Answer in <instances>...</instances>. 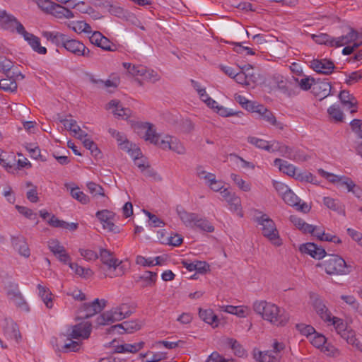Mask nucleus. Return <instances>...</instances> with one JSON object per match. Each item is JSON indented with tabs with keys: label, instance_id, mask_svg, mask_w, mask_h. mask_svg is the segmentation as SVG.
<instances>
[{
	"label": "nucleus",
	"instance_id": "2eb2a0df",
	"mask_svg": "<svg viewBox=\"0 0 362 362\" xmlns=\"http://www.w3.org/2000/svg\"><path fill=\"white\" fill-rule=\"evenodd\" d=\"M89 40L92 44L105 51L112 52L117 49L116 45L98 31L93 32L92 35L89 37Z\"/></svg>",
	"mask_w": 362,
	"mask_h": 362
},
{
	"label": "nucleus",
	"instance_id": "603ef678",
	"mask_svg": "<svg viewBox=\"0 0 362 362\" xmlns=\"http://www.w3.org/2000/svg\"><path fill=\"white\" fill-rule=\"evenodd\" d=\"M311 344L317 349H322L327 342L326 337L317 332L310 338Z\"/></svg>",
	"mask_w": 362,
	"mask_h": 362
},
{
	"label": "nucleus",
	"instance_id": "20e7f679",
	"mask_svg": "<svg viewBox=\"0 0 362 362\" xmlns=\"http://www.w3.org/2000/svg\"><path fill=\"white\" fill-rule=\"evenodd\" d=\"M325 260L317 264V267H323L329 275H348L354 270L352 264L347 263L341 256L335 254H327Z\"/></svg>",
	"mask_w": 362,
	"mask_h": 362
},
{
	"label": "nucleus",
	"instance_id": "0e129e2a",
	"mask_svg": "<svg viewBox=\"0 0 362 362\" xmlns=\"http://www.w3.org/2000/svg\"><path fill=\"white\" fill-rule=\"evenodd\" d=\"M331 321H332V325L334 326L335 329L339 334H341V332H345L349 328L342 319L333 317L332 318L331 317Z\"/></svg>",
	"mask_w": 362,
	"mask_h": 362
},
{
	"label": "nucleus",
	"instance_id": "423d86ee",
	"mask_svg": "<svg viewBox=\"0 0 362 362\" xmlns=\"http://www.w3.org/2000/svg\"><path fill=\"white\" fill-rule=\"evenodd\" d=\"M177 213L180 220L187 227L196 228L203 232L213 233L215 230L213 224L204 216L198 214L188 212L184 209H177Z\"/></svg>",
	"mask_w": 362,
	"mask_h": 362
},
{
	"label": "nucleus",
	"instance_id": "a878e982",
	"mask_svg": "<svg viewBox=\"0 0 362 362\" xmlns=\"http://www.w3.org/2000/svg\"><path fill=\"white\" fill-rule=\"evenodd\" d=\"M12 245L19 255L28 257L30 255V249L25 239L23 237H15L12 238Z\"/></svg>",
	"mask_w": 362,
	"mask_h": 362
},
{
	"label": "nucleus",
	"instance_id": "412c9836",
	"mask_svg": "<svg viewBox=\"0 0 362 362\" xmlns=\"http://www.w3.org/2000/svg\"><path fill=\"white\" fill-rule=\"evenodd\" d=\"M253 356L259 362H280L281 359V354H274L271 350L257 351L256 349H254Z\"/></svg>",
	"mask_w": 362,
	"mask_h": 362
},
{
	"label": "nucleus",
	"instance_id": "c756f323",
	"mask_svg": "<svg viewBox=\"0 0 362 362\" xmlns=\"http://www.w3.org/2000/svg\"><path fill=\"white\" fill-rule=\"evenodd\" d=\"M42 35L48 41H50L53 44L56 45L57 47H62V45L65 39H66V35L59 32L44 31L42 32Z\"/></svg>",
	"mask_w": 362,
	"mask_h": 362
},
{
	"label": "nucleus",
	"instance_id": "9b49d317",
	"mask_svg": "<svg viewBox=\"0 0 362 362\" xmlns=\"http://www.w3.org/2000/svg\"><path fill=\"white\" fill-rule=\"evenodd\" d=\"M95 216L103 224L104 229H107V230L115 233H119V227L115 226L113 223V220L115 216V213L105 209L98 211Z\"/></svg>",
	"mask_w": 362,
	"mask_h": 362
},
{
	"label": "nucleus",
	"instance_id": "7c9ffc66",
	"mask_svg": "<svg viewBox=\"0 0 362 362\" xmlns=\"http://www.w3.org/2000/svg\"><path fill=\"white\" fill-rule=\"evenodd\" d=\"M108 132L112 137L116 139L119 146H121V148L126 150L128 152L131 151L132 144L123 134L113 129H109Z\"/></svg>",
	"mask_w": 362,
	"mask_h": 362
},
{
	"label": "nucleus",
	"instance_id": "3c124183",
	"mask_svg": "<svg viewBox=\"0 0 362 362\" xmlns=\"http://www.w3.org/2000/svg\"><path fill=\"white\" fill-rule=\"evenodd\" d=\"M71 194L73 198L76 199L83 204H86L90 201L89 197L83 192L79 191L78 187L72 188L71 190Z\"/></svg>",
	"mask_w": 362,
	"mask_h": 362
},
{
	"label": "nucleus",
	"instance_id": "f3484780",
	"mask_svg": "<svg viewBox=\"0 0 362 362\" xmlns=\"http://www.w3.org/2000/svg\"><path fill=\"white\" fill-rule=\"evenodd\" d=\"M332 90L331 83L327 80L321 81L320 78L315 79L312 88V93L322 100L330 95Z\"/></svg>",
	"mask_w": 362,
	"mask_h": 362
},
{
	"label": "nucleus",
	"instance_id": "e433bc0d",
	"mask_svg": "<svg viewBox=\"0 0 362 362\" xmlns=\"http://www.w3.org/2000/svg\"><path fill=\"white\" fill-rule=\"evenodd\" d=\"M250 69L253 70L250 74V88L263 85L265 82L264 75L260 71L255 70L252 65Z\"/></svg>",
	"mask_w": 362,
	"mask_h": 362
},
{
	"label": "nucleus",
	"instance_id": "58836bf2",
	"mask_svg": "<svg viewBox=\"0 0 362 362\" xmlns=\"http://www.w3.org/2000/svg\"><path fill=\"white\" fill-rule=\"evenodd\" d=\"M37 288L39 290V295L45 303L46 307L47 308H52L53 306L52 298V294L49 289L41 284L37 285Z\"/></svg>",
	"mask_w": 362,
	"mask_h": 362
},
{
	"label": "nucleus",
	"instance_id": "864d4df0",
	"mask_svg": "<svg viewBox=\"0 0 362 362\" xmlns=\"http://www.w3.org/2000/svg\"><path fill=\"white\" fill-rule=\"evenodd\" d=\"M72 338L68 337V340L69 341L68 343H66L62 347L61 351L64 352L73 351L77 352L79 351L81 348V343L76 341L71 340Z\"/></svg>",
	"mask_w": 362,
	"mask_h": 362
},
{
	"label": "nucleus",
	"instance_id": "a211bd4d",
	"mask_svg": "<svg viewBox=\"0 0 362 362\" xmlns=\"http://www.w3.org/2000/svg\"><path fill=\"white\" fill-rule=\"evenodd\" d=\"M299 250L303 254H307L315 259H322L326 255L325 250L317 246L313 243H306L299 247Z\"/></svg>",
	"mask_w": 362,
	"mask_h": 362
},
{
	"label": "nucleus",
	"instance_id": "de8ad7c7",
	"mask_svg": "<svg viewBox=\"0 0 362 362\" xmlns=\"http://www.w3.org/2000/svg\"><path fill=\"white\" fill-rule=\"evenodd\" d=\"M131 151L132 156L134 157V164L141 170V172H144L146 165H148V163L145 161V159H143L142 158H140L139 157V155L141 154L140 150L136 148Z\"/></svg>",
	"mask_w": 362,
	"mask_h": 362
},
{
	"label": "nucleus",
	"instance_id": "79ce46f5",
	"mask_svg": "<svg viewBox=\"0 0 362 362\" xmlns=\"http://www.w3.org/2000/svg\"><path fill=\"white\" fill-rule=\"evenodd\" d=\"M292 80L298 84V86L301 90L305 91L311 89L313 88V83L315 82V78L305 76L301 79L293 76Z\"/></svg>",
	"mask_w": 362,
	"mask_h": 362
},
{
	"label": "nucleus",
	"instance_id": "7ed1b4c3",
	"mask_svg": "<svg viewBox=\"0 0 362 362\" xmlns=\"http://www.w3.org/2000/svg\"><path fill=\"white\" fill-rule=\"evenodd\" d=\"M253 220L259 226L260 230L264 237L267 238L274 245L280 246L282 240L274 221L269 216L257 209L250 210Z\"/></svg>",
	"mask_w": 362,
	"mask_h": 362
},
{
	"label": "nucleus",
	"instance_id": "338daca9",
	"mask_svg": "<svg viewBox=\"0 0 362 362\" xmlns=\"http://www.w3.org/2000/svg\"><path fill=\"white\" fill-rule=\"evenodd\" d=\"M48 247L54 255H57V253H59L64 249V247L57 239H52L48 241Z\"/></svg>",
	"mask_w": 362,
	"mask_h": 362
},
{
	"label": "nucleus",
	"instance_id": "37998d69",
	"mask_svg": "<svg viewBox=\"0 0 362 362\" xmlns=\"http://www.w3.org/2000/svg\"><path fill=\"white\" fill-rule=\"evenodd\" d=\"M283 199L287 204L292 206H298V204L300 202V199L298 196L296 195L289 188L286 189V190L284 192Z\"/></svg>",
	"mask_w": 362,
	"mask_h": 362
},
{
	"label": "nucleus",
	"instance_id": "f257e3e1",
	"mask_svg": "<svg viewBox=\"0 0 362 362\" xmlns=\"http://www.w3.org/2000/svg\"><path fill=\"white\" fill-rule=\"evenodd\" d=\"M253 310L264 320L274 326L284 327L289 320V314L282 308L265 300L253 303Z\"/></svg>",
	"mask_w": 362,
	"mask_h": 362
},
{
	"label": "nucleus",
	"instance_id": "ddd939ff",
	"mask_svg": "<svg viewBox=\"0 0 362 362\" xmlns=\"http://www.w3.org/2000/svg\"><path fill=\"white\" fill-rule=\"evenodd\" d=\"M310 66L315 72L324 75L331 74L335 69L334 62L327 59H313L310 62Z\"/></svg>",
	"mask_w": 362,
	"mask_h": 362
},
{
	"label": "nucleus",
	"instance_id": "72a5a7b5",
	"mask_svg": "<svg viewBox=\"0 0 362 362\" xmlns=\"http://www.w3.org/2000/svg\"><path fill=\"white\" fill-rule=\"evenodd\" d=\"M199 315L203 321L208 323L209 325H211L213 327H216L218 326V317L214 313L212 310H203L199 308Z\"/></svg>",
	"mask_w": 362,
	"mask_h": 362
},
{
	"label": "nucleus",
	"instance_id": "8fccbe9b",
	"mask_svg": "<svg viewBox=\"0 0 362 362\" xmlns=\"http://www.w3.org/2000/svg\"><path fill=\"white\" fill-rule=\"evenodd\" d=\"M324 204L331 210L340 212L342 209L340 202L333 198L325 197L323 199Z\"/></svg>",
	"mask_w": 362,
	"mask_h": 362
},
{
	"label": "nucleus",
	"instance_id": "f704fd0d",
	"mask_svg": "<svg viewBox=\"0 0 362 362\" xmlns=\"http://www.w3.org/2000/svg\"><path fill=\"white\" fill-rule=\"evenodd\" d=\"M50 14L59 19L71 18L74 17L71 11L56 3Z\"/></svg>",
	"mask_w": 362,
	"mask_h": 362
},
{
	"label": "nucleus",
	"instance_id": "774afa93",
	"mask_svg": "<svg viewBox=\"0 0 362 362\" xmlns=\"http://www.w3.org/2000/svg\"><path fill=\"white\" fill-rule=\"evenodd\" d=\"M37 4L45 12L51 13L55 3L49 0H37Z\"/></svg>",
	"mask_w": 362,
	"mask_h": 362
},
{
	"label": "nucleus",
	"instance_id": "bb28decb",
	"mask_svg": "<svg viewBox=\"0 0 362 362\" xmlns=\"http://www.w3.org/2000/svg\"><path fill=\"white\" fill-rule=\"evenodd\" d=\"M313 307L316 313L322 320L325 322L331 321V313L320 298H315L313 301Z\"/></svg>",
	"mask_w": 362,
	"mask_h": 362
},
{
	"label": "nucleus",
	"instance_id": "c03bdc74",
	"mask_svg": "<svg viewBox=\"0 0 362 362\" xmlns=\"http://www.w3.org/2000/svg\"><path fill=\"white\" fill-rule=\"evenodd\" d=\"M267 43L264 37L260 34H254L252 35V43H250L253 47H250V55L255 54V51L261 47V45Z\"/></svg>",
	"mask_w": 362,
	"mask_h": 362
},
{
	"label": "nucleus",
	"instance_id": "69168bd1",
	"mask_svg": "<svg viewBox=\"0 0 362 362\" xmlns=\"http://www.w3.org/2000/svg\"><path fill=\"white\" fill-rule=\"evenodd\" d=\"M295 179L301 182L314 183L315 177L310 172H296Z\"/></svg>",
	"mask_w": 362,
	"mask_h": 362
},
{
	"label": "nucleus",
	"instance_id": "1a4fd4ad",
	"mask_svg": "<svg viewBox=\"0 0 362 362\" xmlns=\"http://www.w3.org/2000/svg\"><path fill=\"white\" fill-rule=\"evenodd\" d=\"M62 47L68 52L76 56H83L85 57H91L93 52L87 48L82 42L74 39H69L66 36Z\"/></svg>",
	"mask_w": 362,
	"mask_h": 362
},
{
	"label": "nucleus",
	"instance_id": "13d9d810",
	"mask_svg": "<svg viewBox=\"0 0 362 362\" xmlns=\"http://www.w3.org/2000/svg\"><path fill=\"white\" fill-rule=\"evenodd\" d=\"M296 327L303 335L310 338H311L313 335L316 332L315 328L311 325H307L305 324H296Z\"/></svg>",
	"mask_w": 362,
	"mask_h": 362
},
{
	"label": "nucleus",
	"instance_id": "49530a36",
	"mask_svg": "<svg viewBox=\"0 0 362 362\" xmlns=\"http://www.w3.org/2000/svg\"><path fill=\"white\" fill-rule=\"evenodd\" d=\"M59 122L63 123L65 127V129L71 132L74 134V136H76L77 132L81 131V127L77 124L76 120H68L63 118H60Z\"/></svg>",
	"mask_w": 362,
	"mask_h": 362
},
{
	"label": "nucleus",
	"instance_id": "393cba45",
	"mask_svg": "<svg viewBox=\"0 0 362 362\" xmlns=\"http://www.w3.org/2000/svg\"><path fill=\"white\" fill-rule=\"evenodd\" d=\"M157 279V274L151 271H146L141 275L137 276L135 281L140 284L141 287L153 286L155 285Z\"/></svg>",
	"mask_w": 362,
	"mask_h": 362
},
{
	"label": "nucleus",
	"instance_id": "4468645a",
	"mask_svg": "<svg viewBox=\"0 0 362 362\" xmlns=\"http://www.w3.org/2000/svg\"><path fill=\"white\" fill-rule=\"evenodd\" d=\"M143 326V322L139 320H132V321H125L121 324H117L112 326L108 332L110 333L111 332L117 330V332L120 334L124 333H133L139 330Z\"/></svg>",
	"mask_w": 362,
	"mask_h": 362
},
{
	"label": "nucleus",
	"instance_id": "b1692460",
	"mask_svg": "<svg viewBox=\"0 0 362 362\" xmlns=\"http://www.w3.org/2000/svg\"><path fill=\"white\" fill-rule=\"evenodd\" d=\"M221 197L228 202L230 205L231 210L238 211L240 206V199L235 194L234 192L226 188L221 191Z\"/></svg>",
	"mask_w": 362,
	"mask_h": 362
},
{
	"label": "nucleus",
	"instance_id": "bf43d9fd",
	"mask_svg": "<svg viewBox=\"0 0 362 362\" xmlns=\"http://www.w3.org/2000/svg\"><path fill=\"white\" fill-rule=\"evenodd\" d=\"M313 39L317 44L329 45L331 47V44H332V41L334 39V37H332L331 36L326 33H321L319 35H313Z\"/></svg>",
	"mask_w": 362,
	"mask_h": 362
},
{
	"label": "nucleus",
	"instance_id": "2f4dec72",
	"mask_svg": "<svg viewBox=\"0 0 362 362\" xmlns=\"http://www.w3.org/2000/svg\"><path fill=\"white\" fill-rule=\"evenodd\" d=\"M340 336L346 340L348 344H351L362 352V344L356 337L355 332L350 327L348 328L345 332H341Z\"/></svg>",
	"mask_w": 362,
	"mask_h": 362
},
{
	"label": "nucleus",
	"instance_id": "f8f14e48",
	"mask_svg": "<svg viewBox=\"0 0 362 362\" xmlns=\"http://www.w3.org/2000/svg\"><path fill=\"white\" fill-rule=\"evenodd\" d=\"M0 25L2 28L11 32L16 30L18 34L21 33L18 28L19 25L23 26L13 16L8 14L4 10L0 11Z\"/></svg>",
	"mask_w": 362,
	"mask_h": 362
},
{
	"label": "nucleus",
	"instance_id": "4be33fe9",
	"mask_svg": "<svg viewBox=\"0 0 362 362\" xmlns=\"http://www.w3.org/2000/svg\"><path fill=\"white\" fill-rule=\"evenodd\" d=\"M274 83L276 85L278 89L284 94L291 96L293 94L290 86L292 84V81L285 78L280 74H274L272 78Z\"/></svg>",
	"mask_w": 362,
	"mask_h": 362
},
{
	"label": "nucleus",
	"instance_id": "6e6d98bb",
	"mask_svg": "<svg viewBox=\"0 0 362 362\" xmlns=\"http://www.w3.org/2000/svg\"><path fill=\"white\" fill-rule=\"evenodd\" d=\"M227 344L234 351L236 356L240 357L244 355L245 351L242 346L233 338L227 339Z\"/></svg>",
	"mask_w": 362,
	"mask_h": 362
},
{
	"label": "nucleus",
	"instance_id": "09e8293b",
	"mask_svg": "<svg viewBox=\"0 0 362 362\" xmlns=\"http://www.w3.org/2000/svg\"><path fill=\"white\" fill-rule=\"evenodd\" d=\"M240 71L239 72H237L234 76L233 78L235 80V81L240 84L242 85H248L247 81V76L245 74V71H247L249 69V66L247 65H244L240 68Z\"/></svg>",
	"mask_w": 362,
	"mask_h": 362
},
{
	"label": "nucleus",
	"instance_id": "9d476101",
	"mask_svg": "<svg viewBox=\"0 0 362 362\" xmlns=\"http://www.w3.org/2000/svg\"><path fill=\"white\" fill-rule=\"evenodd\" d=\"M92 330L91 323L89 322H83L71 326L68 329V337L75 339H86L90 337Z\"/></svg>",
	"mask_w": 362,
	"mask_h": 362
},
{
	"label": "nucleus",
	"instance_id": "c9c22d12",
	"mask_svg": "<svg viewBox=\"0 0 362 362\" xmlns=\"http://www.w3.org/2000/svg\"><path fill=\"white\" fill-rule=\"evenodd\" d=\"M16 162V157L13 155H7L6 153L0 151V165L8 173L12 172Z\"/></svg>",
	"mask_w": 362,
	"mask_h": 362
},
{
	"label": "nucleus",
	"instance_id": "680f3d73",
	"mask_svg": "<svg viewBox=\"0 0 362 362\" xmlns=\"http://www.w3.org/2000/svg\"><path fill=\"white\" fill-rule=\"evenodd\" d=\"M87 187L89 190V192L93 194V196L95 197L98 195H100L104 197V189L100 185L93 182H89L87 183Z\"/></svg>",
	"mask_w": 362,
	"mask_h": 362
},
{
	"label": "nucleus",
	"instance_id": "ea45409f",
	"mask_svg": "<svg viewBox=\"0 0 362 362\" xmlns=\"http://www.w3.org/2000/svg\"><path fill=\"white\" fill-rule=\"evenodd\" d=\"M9 300L13 301L20 310L25 312L30 311V307L20 291L11 296Z\"/></svg>",
	"mask_w": 362,
	"mask_h": 362
},
{
	"label": "nucleus",
	"instance_id": "f03ea898",
	"mask_svg": "<svg viewBox=\"0 0 362 362\" xmlns=\"http://www.w3.org/2000/svg\"><path fill=\"white\" fill-rule=\"evenodd\" d=\"M142 129H146L144 139L149 141L151 144L158 146L163 150H171L178 154L185 153V148L180 141L175 137L167 135L163 139L160 140V136L156 133L154 126L148 122L142 123L139 125Z\"/></svg>",
	"mask_w": 362,
	"mask_h": 362
},
{
	"label": "nucleus",
	"instance_id": "0eeeda50",
	"mask_svg": "<svg viewBox=\"0 0 362 362\" xmlns=\"http://www.w3.org/2000/svg\"><path fill=\"white\" fill-rule=\"evenodd\" d=\"M250 113L256 114L258 119L264 120L279 129L282 130L284 128V124L276 120L272 111L255 101L250 100Z\"/></svg>",
	"mask_w": 362,
	"mask_h": 362
},
{
	"label": "nucleus",
	"instance_id": "a18cd8bd",
	"mask_svg": "<svg viewBox=\"0 0 362 362\" xmlns=\"http://www.w3.org/2000/svg\"><path fill=\"white\" fill-rule=\"evenodd\" d=\"M83 146L86 148L90 150V153L95 158H98L101 155V151L98 148L97 144L91 139H85L83 141Z\"/></svg>",
	"mask_w": 362,
	"mask_h": 362
},
{
	"label": "nucleus",
	"instance_id": "cd10ccee",
	"mask_svg": "<svg viewBox=\"0 0 362 362\" xmlns=\"http://www.w3.org/2000/svg\"><path fill=\"white\" fill-rule=\"evenodd\" d=\"M274 163L275 166H278L279 170L281 172L295 178L297 169L293 164H291L288 161L281 158H276Z\"/></svg>",
	"mask_w": 362,
	"mask_h": 362
},
{
	"label": "nucleus",
	"instance_id": "6ab92c4d",
	"mask_svg": "<svg viewBox=\"0 0 362 362\" xmlns=\"http://www.w3.org/2000/svg\"><path fill=\"white\" fill-rule=\"evenodd\" d=\"M6 78L0 80V89L5 91L14 92L17 89L16 79L20 78H24V76L21 72L13 71V74L10 76V73L5 74Z\"/></svg>",
	"mask_w": 362,
	"mask_h": 362
},
{
	"label": "nucleus",
	"instance_id": "4c0bfd02",
	"mask_svg": "<svg viewBox=\"0 0 362 362\" xmlns=\"http://www.w3.org/2000/svg\"><path fill=\"white\" fill-rule=\"evenodd\" d=\"M280 156L286 157L289 159L294 160H303L301 158V156L298 153V151H293V149L288 146L284 144H281L279 151H278Z\"/></svg>",
	"mask_w": 362,
	"mask_h": 362
},
{
	"label": "nucleus",
	"instance_id": "5fc2aeb1",
	"mask_svg": "<svg viewBox=\"0 0 362 362\" xmlns=\"http://www.w3.org/2000/svg\"><path fill=\"white\" fill-rule=\"evenodd\" d=\"M90 81L99 87H117L119 84V80L118 79H114L112 81L111 80H106L103 81L101 79H95L94 78H90Z\"/></svg>",
	"mask_w": 362,
	"mask_h": 362
},
{
	"label": "nucleus",
	"instance_id": "dca6fc26",
	"mask_svg": "<svg viewBox=\"0 0 362 362\" xmlns=\"http://www.w3.org/2000/svg\"><path fill=\"white\" fill-rule=\"evenodd\" d=\"M19 30L21 31L20 35H23L25 40H26L31 46L33 49L40 54H45L47 49L41 46L40 38L32 33L27 32L24 26L19 25Z\"/></svg>",
	"mask_w": 362,
	"mask_h": 362
},
{
	"label": "nucleus",
	"instance_id": "5701e85b",
	"mask_svg": "<svg viewBox=\"0 0 362 362\" xmlns=\"http://www.w3.org/2000/svg\"><path fill=\"white\" fill-rule=\"evenodd\" d=\"M358 38V33L354 29L351 28L349 33L337 38H334L332 41L331 47H341L348 45L351 42L356 40Z\"/></svg>",
	"mask_w": 362,
	"mask_h": 362
},
{
	"label": "nucleus",
	"instance_id": "e2e57ef3",
	"mask_svg": "<svg viewBox=\"0 0 362 362\" xmlns=\"http://www.w3.org/2000/svg\"><path fill=\"white\" fill-rule=\"evenodd\" d=\"M72 29L78 33H92L91 27L89 24L84 21H77L75 25L72 27Z\"/></svg>",
	"mask_w": 362,
	"mask_h": 362
},
{
	"label": "nucleus",
	"instance_id": "aec40b11",
	"mask_svg": "<svg viewBox=\"0 0 362 362\" xmlns=\"http://www.w3.org/2000/svg\"><path fill=\"white\" fill-rule=\"evenodd\" d=\"M123 319H124V315L122 314V313H119V311L117 310V307H116L98 316L97 318V322L100 325H110L116 321H120Z\"/></svg>",
	"mask_w": 362,
	"mask_h": 362
},
{
	"label": "nucleus",
	"instance_id": "6e6552de",
	"mask_svg": "<svg viewBox=\"0 0 362 362\" xmlns=\"http://www.w3.org/2000/svg\"><path fill=\"white\" fill-rule=\"evenodd\" d=\"M103 305L96 298L90 303H83L78 311V320H85L100 313L105 306L106 301L102 300Z\"/></svg>",
	"mask_w": 362,
	"mask_h": 362
},
{
	"label": "nucleus",
	"instance_id": "39448f33",
	"mask_svg": "<svg viewBox=\"0 0 362 362\" xmlns=\"http://www.w3.org/2000/svg\"><path fill=\"white\" fill-rule=\"evenodd\" d=\"M103 266L99 269L103 272L105 277L114 278L121 276L124 274V269L122 262L114 257V255L107 249H100V256Z\"/></svg>",
	"mask_w": 362,
	"mask_h": 362
},
{
	"label": "nucleus",
	"instance_id": "4d7b16f0",
	"mask_svg": "<svg viewBox=\"0 0 362 362\" xmlns=\"http://www.w3.org/2000/svg\"><path fill=\"white\" fill-rule=\"evenodd\" d=\"M330 117L336 122H342L344 119V114L340 108L337 105H332L327 110Z\"/></svg>",
	"mask_w": 362,
	"mask_h": 362
},
{
	"label": "nucleus",
	"instance_id": "a19ab883",
	"mask_svg": "<svg viewBox=\"0 0 362 362\" xmlns=\"http://www.w3.org/2000/svg\"><path fill=\"white\" fill-rule=\"evenodd\" d=\"M144 345V342L141 341L139 343H135L134 344H125L123 345H119L116 347L115 351L117 353H124V352H130V353H136L140 349L143 348Z\"/></svg>",
	"mask_w": 362,
	"mask_h": 362
},
{
	"label": "nucleus",
	"instance_id": "052dcab7",
	"mask_svg": "<svg viewBox=\"0 0 362 362\" xmlns=\"http://www.w3.org/2000/svg\"><path fill=\"white\" fill-rule=\"evenodd\" d=\"M228 160L230 165H236L238 168H245L248 165V162L235 154H230Z\"/></svg>",
	"mask_w": 362,
	"mask_h": 362
},
{
	"label": "nucleus",
	"instance_id": "c85d7f7f",
	"mask_svg": "<svg viewBox=\"0 0 362 362\" xmlns=\"http://www.w3.org/2000/svg\"><path fill=\"white\" fill-rule=\"evenodd\" d=\"M339 98L344 105H346L348 107V108L351 109V114L357 111L356 109H352L353 107H356L357 100L353 95L350 94L349 90H341L339 94Z\"/></svg>",
	"mask_w": 362,
	"mask_h": 362
},
{
	"label": "nucleus",
	"instance_id": "473e14b6",
	"mask_svg": "<svg viewBox=\"0 0 362 362\" xmlns=\"http://www.w3.org/2000/svg\"><path fill=\"white\" fill-rule=\"evenodd\" d=\"M107 105L109 109L115 108L113 113L118 117L128 118L131 115V110L129 108L123 107L119 101L117 100H110Z\"/></svg>",
	"mask_w": 362,
	"mask_h": 362
}]
</instances>
